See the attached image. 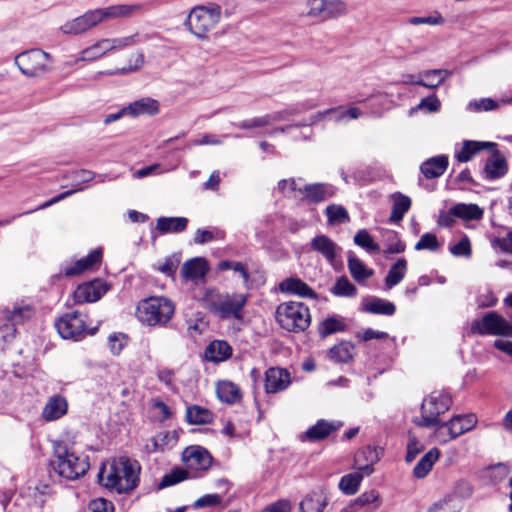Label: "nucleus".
Returning <instances> with one entry per match:
<instances>
[{
	"mask_svg": "<svg viewBox=\"0 0 512 512\" xmlns=\"http://www.w3.org/2000/svg\"><path fill=\"white\" fill-rule=\"evenodd\" d=\"M140 463L122 456L108 461L100 468L98 481L103 487L127 493L134 490L139 484Z\"/></svg>",
	"mask_w": 512,
	"mask_h": 512,
	"instance_id": "1",
	"label": "nucleus"
},
{
	"mask_svg": "<svg viewBox=\"0 0 512 512\" xmlns=\"http://www.w3.org/2000/svg\"><path fill=\"white\" fill-rule=\"evenodd\" d=\"M247 301L246 294L220 293L215 289H207L202 297L203 306L221 319L243 320Z\"/></svg>",
	"mask_w": 512,
	"mask_h": 512,
	"instance_id": "2",
	"label": "nucleus"
},
{
	"mask_svg": "<svg viewBox=\"0 0 512 512\" xmlns=\"http://www.w3.org/2000/svg\"><path fill=\"white\" fill-rule=\"evenodd\" d=\"M52 465L56 472L68 480H76L86 474L89 469L88 457L76 454L66 443L55 442Z\"/></svg>",
	"mask_w": 512,
	"mask_h": 512,
	"instance_id": "3",
	"label": "nucleus"
},
{
	"mask_svg": "<svg viewBox=\"0 0 512 512\" xmlns=\"http://www.w3.org/2000/svg\"><path fill=\"white\" fill-rule=\"evenodd\" d=\"M175 312L174 303L163 296L148 297L136 307V317L147 326H165Z\"/></svg>",
	"mask_w": 512,
	"mask_h": 512,
	"instance_id": "4",
	"label": "nucleus"
},
{
	"mask_svg": "<svg viewBox=\"0 0 512 512\" xmlns=\"http://www.w3.org/2000/svg\"><path fill=\"white\" fill-rule=\"evenodd\" d=\"M111 20H120L117 4L90 9L84 14L65 22L60 29L67 35H79Z\"/></svg>",
	"mask_w": 512,
	"mask_h": 512,
	"instance_id": "5",
	"label": "nucleus"
},
{
	"mask_svg": "<svg viewBox=\"0 0 512 512\" xmlns=\"http://www.w3.org/2000/svg\"><path fill=\"white\" fill-rule=\"evenodd\" d=\"M221 20V8L216 4L209 6H198L191 10L185 25L188 30L198 39H208V34L218 25Z\"/></svg>",
	"mask_w": 512,
	"mask_h": 512,
	"instance_id": "6",
	"label": "nucleus"
},
{
	"mask_svg": "<svg viewBox=\"0 0 512 512\" xmlns=\"http://www.w3.org/2000/svg\"><path fill=\"white\" fill-rule=\"evenodd\" d=\"M276 320L283 329L290 332H300L309 327L311 315L309 308L304 303L289 301L277 307Z\"/></svg>",
	"mask_w": 512,
	"mask_h": 512,
	"instance_id": "7",
	"label": "nucleus"
},
{
	"mask_svg": "<svg viewBox=\"0 0 512 512\" xmlns=\"http://www.w3.org/2000/svg\"><path fill=\"white\" fill-rule=\"evenodd\" d=\"M306 16L320 22L338 19L348 13L344 0H306Z\"/></svg>",
	"mask_w": 512,
	"mask_h": 512,
	"instance_id": "8",
	"label": "nucleus"
},
{
	"mask_svg": "<svg viewBox=\"0 0 512 512\" xmlns=\"http://www.w3.org/2000/svg\"><path fill=\"white\" fill-rule=\"evenodd\" d=\"M448 410L447 397L444 395H431L423 400L421 405V419L415 423L423 427H444L446 422L441 415Z\"/></svg>",
	"mask_w": 512,
	"mask_h": 512,
	"instance_id": "9",
	"label": "nucleus"
},
{
	"mask_svg": "<svg viewBox=\"0 0 512 512\" xmlns=\"http://www.w3.org/2000/svg\"><path fill=\"white\" fill-rule=\"evenodd\" d=\"M471 329L479 335L512 336V327L502 315L495 311L487 312L472 322Z\"/></svg>",
	"mask_w": 512,
	"mask_h": 512,
	"instance_id": "10",
	"label": "nucleus"
},
{
	"mask_svg": "<svg viewBox=\"0 0 512 512\" xmlns=\"http://www.w3.org/2000/svg\"><path fill=\"white\" fill-rule=\"evenodd\" d=\"M55 327L63 339L79 341L88 333L86 315L77 311L66 313L60 317L56 321Z\"/></svg>",
	"mask_w": 512,
	"mask_h": 512,
	"instance_id": "11",
	"label": "nucleus"
},
{
	"mask_svg": "<svg viewBox=\"0 0 512 512\" xmlns=\"http://www.w3.org/2000/svg\"><path fill=\"white\" fill-rule=\"evenodd\" d=\"M31 316L32 310L29 306L3 310L0 313V332L4 340L9 341L14 338L16 326L23 324Z\"/></svg>",
	"mask_w": 512,
	"mask_h": 512,
	"instance_id": "12",
	"label": "nucleus"
},
{
	"mask_svg": "<svg viewBox=\"0 0 512 512\" xmlns=\"http://www.w3.org/2000/svg\"><path fill=\"white\" fill-rule=\"evenodd\" d=\"M291 384L290 372L281 367H270L265 372V392L279 393L286 390Z\"/></svg>",
	"mask_w": 512,
	"mask_h": 512,
	"instance_id": "13",
	"label": "nucleus"
},
{
	"mask_svg": "<svg viewBox=\"0 0 512 512\" xmlns=\"http://www.w3.org/2000/svg\"><path fill=\"white\" fill-rule=\"evenodd\" d=\"M182 459L189 469L206 471L212 464L210 453L203 447L190 446L182 453Z\"/></svg>",
	"mask_w": 512,
	"mask_h": 512,
	"instance_id": "14",
	"label": "nucleus"
},
{
	"mask_svg": "<svg viewBox=\"0 0 512 512\" xmlns=\"http://www.w3.org/2000/svg\"><path fill=\"white\" fill-rule=\"evenodd\" d=\"M489 150L491 154L485 161L483 177L487 180H496L507 173L508 164L505 157L497 150V147Z\"/></svg>",
	"mask_w": 512,
	"mask_h": 512,
	"instance_id": "15",
	"label": "nucleus"
},
{
	"mask_svg": "<svg viewBox=\"0 0 512 512\" xmlns=\"http://www.w3.org/2000/svg\"><path fill=\"white\" fill-rule=\"evenodd\" d=\"M495 147H497V144L493 142L464 140L460 144H455L454 157L459 163H465L470 161L478 152Z\"/></svg>",
	"mask_w": 512,
	"mask_h": 512,
	"instance_id": "16",
	"label": "nucleus"
},
{
	"mask_svg": "<svg viewBox=\"0 0 512 512\" xmlns=\"http://www.w3.org/2000/svg\"><path fill=\"white\" fill-rule=\"evenodd\" d=\"M106 291L105 285L96 280L79 285L73 293V299L77 304L96 302Z\"/></svg>",
	"mask_w": 512,
	"mask_h": 512,
	"instance_id": "17",
	"label": "nucleus"
},
{
	"mask_svg": "<svg viewBox=\"0 0 512 512\" xmlns=\"http://www.w3.org/2000/svg\"><path fill=\"white\" fill-rule=\"evenodd\" d=\"M341 427L340 422L327 421L320 419L306 430V432L300 436L302 441L308 440L310 442H317L326 439L331 433L337 431Z\"/></svg>",
	"mask_w": 512,
	"mask_h": 512,
	"instance_id": "18",
	"label": "nucleus"
},
{
	"mask_svg": "<svg viewBox=\"0 0 512 512\" xmlns=\"http://www.w3.org/2000/svg\"><path fill=\"white\" fill-rule=\"evenodd\" d=\"M310 246L313 251L321 254L332 265L342 251L341 247L326 235L314 237L310 242Z\"/></svg>",
	"mask_w": 512,
	"mask_h": 512,
	"instance_id": "19",
	"label": "nucleus"
},
{
	"mask_svg": "<svg viewBox=\"0 0 512 512\" xmlns=\"http://www.w3.org/2000/svg\"><path fill=\"white\" fill-rule=\"evenodd\" d=\"M67 412V399L60 394H55L48 398L42 409L41 416L45 421L51 422L62 418Z\"/></svg>",
	"mask_w": 512,
	"mask_h": 512,
	"instance_id": "20",
	"label": "nucleus"
},
{
	"mask_svg": "<svg viewBox=\"0 0 512 512\" xmlns=\"http://www.w3.org/2000/svg\"><path fill=\"white\" fill-rule=\"evenodd\" d=\"M362 112L357 107H351L349 109H343L342 107L330 108L321 112H318L311 117V122L316 123L317 121L323 120L327 116L335 122H343L345 120H354L359 118Z\"/></svg>",
	"mask_w": 512,
	"mask_h": 512,
	"instance_id": "21",
	"label": "nucleus"
},
{
	"mask_svg": "<svg viewBox=\"0 0 512 512\" xmlns=\"http://www.w3.org/2000/svg\"><path fill=\"white\" fill-rule=\"evenodd\" d=\"M102 258V249L97 248L86 257L76 260L72 265L63 268L66 276H75L99 264Z\"/></svg>",
	"mask_w": 512,
	"mask_h": 512,
	"instance_id": "22",
	"label": "nucleus"
},
{
	"mask_svg": "<svg viewBox=\"0 0 512 512\" xmlns=\"http://www.w3.org/2000/svg\"><path fill=\"white\" fill-rule=\"evenodd\" d=\"M335 192L336 190L332 185L316 183L303 185L301 195L310 202L319 203L334 196Z\"/></svg>",
	"mask_w": 512,
	"mask_h": 512,
	"instance_id": "23",
	"label": "nucleus"
},
{
	"mask_svg": "<svg viewBox=\"0 0 512 512\" xmlns=\"http://www.w3.org/2000/svg\"><path fill=\"white\" fill-rule=\"evenodd\" d=\"M328 504V496L323 489L311 491L299 504L300 512H322Z\"/></svg>",
	"mask_w": 512,
	"mask_h": 512,
	"instance_id": "24",
	"label": "nucleus"
},
{
	"mask_svg": "<svg viewBox=\"0 0 512 512\" xmlns=\"http://www.w3.org/2000/svg\"><path fill=\"white\" fill-rule=\"evenodd\" d=\"M362 310L371 314L392 316L396 312V306L386 299L370 296L363 299Z\"/></svg>",
	"mask_w": 512,
	"mask_h": 512,
	"instance_id": "25",
	"label": "nucleus"
},
{
	"mask_svg": "<svg viewBox=\"0 0 512 512\" xmlns=\"http://www.w3.org/2000/svg\"><path fill=\"white\" fill-rule=\"evenodd\" d=\"M357 512H375L381 506V497L376 490L363 492L350 502Z\"/></svg>",
	"mask_w": 512,
	"mask_h": 512,
	"instance_id": "26",
	"label": "nucleus"
},
{
	"mask_svg": "<svg viewBox=\"0 0 512 512\" xmlns=\"http://www.w3.org/2000/svg\"><path fill=\"white\" fill-rule=\"evenodd\" d=\"M477 421V417L473 413L452 416L450 418V439L472 430Z\"/></svg>",
	"mask_w": 512,
	"mask_h": 512,
	"instance_id": "27",
	"label": "nucleus"
},
{
	"mask_svg": "<svg viewBox=\"0 0 512 512\" xmlns=\"http://www.w3.org/2000/svg\"><path fill=\"white\" fill-rule=\"evenodd\" d=\"M207 272V262L201 257L186 261L181 268V275L185 280H200L205 277Z\"/></svg>",
	"mask_w": 512,
	"mask_h": 512,
	"instance_id": "28",
	"label": "nucleus"
},
{
	"mask_svg": "<svg viewBox=\"0 0 512 512\" xmlns=\"http://www.w3.org/2000/svg\"><path fill=\"white\" fill-rule=\"evenodd\" d=\"M281 292L295 294L300 297L316 299V292L305 282L298 278H287L279 284Z\"/></svg>",
	"mask_w": 512,
	"mask_h": 512,
	"instance_id": "29",
	"label": "nucleus"
},
{
	"mask_svg": "<svg viewBox=\"0 0 512 512\" xmlns=\"http://www.w3.org/2000/svg\"><path fill=\"white\" fill-rule=\"evenodd\" d=\"M408 271V262L404 257L398 258L394 264H392L387 272L384 279V285L386 290H390L397 286L405 278Z\"/></svg>",
	"mask_w": 512,
	"mask_h": 512,
	"instance_id": "30",
	"label": "nucleus"
},
{
	"mask_svg": "<svg viewBox=\"0 0 512 512\" xmlns=\"http://www.w3.org/2000/svg\"><path fill=\"white\" fill-rule=\"evenodd\" d=\"M232 355L231 346L223 340L212 341L205 350V357L208 361L219 363L229 359Z\"/></svg>",
	"mask_w": 512,
	"mask_h": 512,
	"instance_id": "31",
	"label": "nucleus"
},
{
	"mask_svg": "<svg viewBox=\"0 0 512 512\" xmlns=\"http://www.w3.org/2000/svg\"><path fill=\"white\" fill-rule=\"evenodd\" d=\"M390 198L392 201V210L389 222L396 224L403 219L404 215L410 209L411 199L400 192L393 193Z\"/></svg>",
	"mask_w": 512,
	"mask_h": 512,
	"instance_id": "32",
	"label": "nucleus"
},
{
	"mask_svg": "<svg viewBox=\"0 0 512 512\" xmlns=\"http://www.w3.org/2000/svg\"><path fill=\"white\" fill-rule=\"evenodd\" d=\"M127 114L137 117L140 115H156L159 112V105L155 99L141 98L126 106Z\"/></svg>",
	"mask_w": 512,
	"mask_h": 512,
	"instance_id": "33",
	"label": "nucleus"
},
{
	"mask_svg": "<svg viewBox=\"0 0 512 512\" xmlns=\"http://www.w3.org/2000/svg\"><path fill=\"white\" fill-rule=\"evenodd\" d=\"M484 210L477 204L458 203L450 208V216L461 218L465 221L480 220L483 218Z\"/></svg>",
	"mask_w": 512,
	"mask_h": 512,
	"instance_id": "34",
	"label": "nucleus"
},
{
	"mask_svg": "<svg viewBox=\"0 0 512 512\" xmlns=\"http://www.w3.org/2000/svg\"><path fill=\"white\" fill-rule=\"evenodd\" d=\"M347 266L351 276L358 283H363L374 275V271L367 268L351 251L348 252Z\"/></svg>",
	"mask_w": 512,
	"mask_h": 512,
	"instance_id": "35",
	"label": "nucleus"
},
{
	"mask_svg": "<svg viewBox=\"0 0 512 512\" xmlns=\"http://www.w3.org/2000/svg\"><path fill=\"white\" fill-rule=\"evenodd\" d=\"M378 461V455L375 448L370 446L360 450L355 456V465L358 470L366 475H370L374 469L373 465Z\"/></svg>",
	"mask_w": 512,
	"mask_h": 512,
	"instance_id": "36",
	"label": "nucleus"
},
{
	"mask_svg": "<svg viewBox=\"0 0 512 512\" xmlns=\"http://www.w3.org/2000/svg\"><path fill=\"white\" fill-rule=\"evenodd\" d=\"M448 165L447 156H438L426 160L420 167L421 173L427 178H437L441 176Z\"/></svg>",
	"mask_w": 512,
	"mask_h": 512,
	"instance_id": "37",
	"label": "nucleus"
},
{
	"mask_svg": "<svg viewBox=\"0 0 512 512\" xmlns=\"http://www.w3.org/2000/svg\"><path fill=\"white\" fill-rule=\"evenodd\" d=\"M188 225L186 217H159L156 222V229L161 234L183 232Z\"/></svg>",
	"mask_w": 512,
	"mask_h": 512,
	"instance_id": "38",
	"label": "nucleus"
},
{
	"mask_svg": "<svg viewBox=\"0 0 512 512\" xmlns=\"http://www.w3.org/2000/svg\"><path fill=\"white\" fill-rule=\"evenodd\" d=\"M438 458L439 450L437 448L430 449L415 465L413 469L414 477L417 479L425 478Z\"/></svg>",
	"mask_w": 512,
	"mask_h": 512,
	"instance_id": "39",
	"label": "nucleus"
},
{
	"mask_svg": "<svg viewBox=\"0 0 512 512\" xmlns=\"http://www.w3.org/2000/svg\"><path fill=\"white\" fill-rule=\"evenodd\" d=\"M217 396L225 403L234 404L241 399V391L239 387L231 381H222L217 385Z\"/></svg>",
	"mask_w": 512,
	"mask_h": 512,
	"instance_id": "40",
	"label": "nucleus"
},
{
	"mask_svg": "<svg viewBox=\"0 0 512 512\" xmlns=\"http://www.w3.org/2000/svg\"><path fill=\"white\" fill-rule=\"evenodd\" d=\"M50 61H52L51 55L42 51L41 49L27 50L15 56V64H44Z\"/></svg>",
	"mask_w": 512,
	"mask_h": 512,
	"instance_id": "41",
	"label": "nucleus"
},
{
	"mask_svg": "<svg viewBox=\"0 0 512 512\" xmlns=\"http://www.w3.org/2000/svg\"><path fill=\"white\" fill-rule=\"evenodd\" d=\"M347 325L342 317L330 316L324 319L318 326V332L321 337L325 338L337 332H343Z\"/></svg>",
	"mask_w": 512,
	"mask_h": 512,
	"instance_id": "42",
	"label": "nucleus"
},
{
	"mask_svg": "<svg viewBox=\"0 0 512 512\" xmlns=\"http://www.w3.org/2000/svg\"><path fill=\"white\" fill-rule=\"evenodd\" d=\"M109 51H111V49L108 39H101L92 46L84 49L78 60L83 62L95 61Z\"/></svg>",
	"mask_w": 512,
	"mask_h": 512,
	"instance_id": "43",
	"label": "nucleus"
},
{
	"mask_svg": "<svg viewBox=\"0 0 512 512\" xmlns=\"http://www.w3.org/2000/svg\"><path fill=\"white\" fill-rule=\"evenodd\" d=\"M186 420L190 424H208L213 420V414L206 408L198 405L187 407Z\"/></svg>",
	"mask_w": 512,
	"mask_h": 512,
	"instance_id": "44",
	"label": "nucleus"
},
{
	"mask_svg": "<svg viewBox=\"0 0 512 512\" xmlns=\"http://www.w3.org/2000/svg\"><path fill=\"white\" fill-rule=\"evenodd\" d=\"M363 480V475L360 472L346 474L341 477L338 487L346 495H354Z\"/></svg>",
	"mask_w": 512,
	"mask_h": 512,
	"instance_id": "45",
	"label": "nucleus"
},
{
	"mask_svg": "<svg viewBox=\"0 0 512 512\" xmlns=\"http://www.w3.org/2000/svg\"><path fill=\"white\" fill-rule=\"evenodd\" d=\"M330 291L338 297H355L358 293L356 286L346 276L339 277Z\"/></svg>",
	"mask_w": 512,
	"mask_h": 512,
	"instance_id": "46",
	"label": "nucleus"
},
{
	"mask_svg": "<svg viewBox=\"0 0 512 512\" xmlns=\"http://www.w3.org/2000/svg\"><path fill=\"white\" fill-rule=\"evenodd\" d=\"M354 346L350 342H341L333 346L329 356L336 362H347L352 359Z\"/></svg>",
	"mask_w": 512,
	"mask_h": 512,
	"instance_id": "47",
	"label": "nucleus"
},
{
	"mask_svg": "<svg viewBox=\"0 0 512 512\" xmlns=\"http://www.w3.org/2000/svg\"><path fill=\"white\" fill-rule=\"evenodd\" d=\"M328 222L331 224L346 223L350 220L348 211L342 205L331 204L325 209Z\"/></svg>",
	"mask_w": 512,
	"mask_h": 512,
	"instance_id": "48",
	"label": "nucleus"
},
{
	"mask_svg": "<svg viewBox=\"0 0 512 512\" xmlns=\"http://www.w3.org/2000/svg\"><path fill=\"white\" fill-rule=\"evenodd\" d=\"M353 241L355 245L363 248L369 253L378 252L380 250L379 245L373 240L366 229L358 230L353 238Z\"/></svg>",
	"mask_w": 512,
	"mask_h": 512,
	"instance_id": "49",
	"label": "nucleus"
},
{
	"mask_svg": "<svg viewBox=\"0 0 512 512\" xmlns=\"http://www.w3.org/2000/svg\"><path fill=\"white\" fill-rule=\"evenodd\" d=\"M189 477V473L182 468H175L170 473L165 474L160 483L159 488L163 489L175 485Z\"/></svg>",
	"mask_w": 512,
	"mask_h": 512,
	"instance_id": "50",
	"label": "nucleus"
},
{
	"mask_svg": "<svg viewBox=\"0 0 512 512\" xmlns=\"http://www.w3.org/2000/svg\"><path fill=\"white\" fill-rule=\"evenodd\" d=\"M499 103L492 98H481L470 101L467 104V109L471 112H487L496 110Z\"/></svg>",
	"mask_w": 512,
	"mask_h": 512,
	"instance_id": "51",
	"label": "nucleus"
},
{
	"mask_svg": "<svg viewBox=\"0 0 512 512\" xmlns=\"http://www.w3.org/2000/svg\"><path fill=\"white\" fill-rule=\"evenodd\" d=\"M442 246L433 233H425L421 236L419 241L415 244L414 249L416 251L428 250L431 252L437 251Z\"/></svg>",
	"mask_w": 512,
	"mask_h": 512,
	"instance_id": "52",
	"label": "nucleus"
},
{
	"mask_svg": "<svg viewBox=\"0 0 512 512\" xmlns=\"http://www.w3.org/2000/svg\"><path fill=\"white\" fill-rule=\"evenodd\" d=\"M218 269L221 271L231 269V271L238 272L241 275L245 286H248L249 281H250V276H249L246 266L244 264H242L241 262H233V261H227V260L221 261L218 264Z\"/></svg>",
	"mask_w": 512,
	"mask_h": 512,
	"instance_id": "53",
	"label": "nucleus"
},
{
	"mask_svg": "<svg viewBox=\"0 0 512 512\" xmlns=\"http://www.w3.org/2000/svg\"><path fill=\"white\" fill-rule=\"evenodd\" d=\"M424 450V445L413 434H409L405 461L411 463Z\"/></svg>",
	"mask_w": 512,
	"mask_h": 512,
	"instance_id": "54",
	"label": "nucleus"
},
{
	"mask_svg": "<svg viewBox=\"0 0 512 512\" xmlns=\"http://www.w3.org/2000/svg\"><path fill=\"white\" fill-rule=\"evenodd\" d=\"M406 22H407V24L412 25V26L423 25V24L443 25L445 23V18L438 12H434L433 14H431L429 16H425V17H416V16L409 17Z\"/></svg>",
	"mask_w": 512,
	"mask_h": 512,
	"instance_id": "55",
	"label": "nucleus"
},
{
	"mask_svg": "<svg viewBox=\"0 0 512 512\" xmlns=\"http://www.w3.org/2000/svg\"><path fill=\"white\" fill-rule=\"evenodd\" d=\"M509 474V467L504 463H498L487 469V476L491 484L496 485L503 481Z\"/></svg>",
	"mask_w": 512,
	"mask_h": 512,
	"instance_id": "56",
	"label": "nucleus"
},
{
	"mask_svg": "<svg viewBox=\"0 0 512 512\" xmlns=\"http://www.w3.org/2000/svg\"><path fill=\"white\" fill-rule=\"evenodd\" d=\"M127 342L128 338L123 333L114 332L110 334L108 337V346L110 352L113 355L118 356L122 352L124 347L127 345Z\"/></svg>",
	"mask_w": 512,
	"mask_h": 512,
	"instance_id": "57",
	"label": "nucleus"
},
{
	"mask_svg": "<svg viewBox=\"0 0 512 512\" xmlns=\"http://www.w3.org/2000/svg\"><path fill=\"white\" fill-rule=\"evenodd\" d=\"M450 253L456 257L470 258L472 249L469 238L463 235L458 243L450 247Z\"/></svg>",
	"mask_w": 512,
	"mask_h": 512,
	"instance_id": "58",
	"label": "nucleus"
},
{
	"mask_svg": "<svg viewBox=\"0 0 512 512\" xmlns=\"http://www.w3.org/2000/svg\"><path fill=\"white\" fill-rule=\"evenodd\" d=\"M406 249L405 244L400 240L398 234L395 231H390L387 239L385 253L388 254H399L403 253Z\"/></svg>",
	"mask_w": 512,
	"mask_h": 512,
	"instance_id": "59",
	"label": "nucleus"
},
{
	"mask_svg": "<svg viewBox=\"0 0 512 512\" xmlns=\"http://www.w3.org/2000/svg\"><path fill=\"white\" fill-rule=\"evenodd\" d=\"M118 8V15L120 20L121 19H130L140 12L143 11L144 5L141 3H134V4H117Z\"/></svg>",
	"mask_w": 512,
	"mask_h": 512,
	"instance_id": "60",
	"label": "nucleus"
},
{
	"mask_svg": "<svg viewBox=\"0 0 512 512\" xmlns=\"http://www.w3.org/2000/svg\"><path fill=\"white\" fill-rule=\"evenodd\" d=\"M271 121L269 115H264L261 117H255L247 120L240 121L237 124H234L236 127L240 129H254L259 127H264L268 125Z\"/></svg>",
	"mask_w": 512,
	"mask_h": 512,
	"instance_id": "61",
	"label": "nucleus"
},
{
	"mask_svg": "<svg viewBox=\"0 0 512 512\" xmlns=\"http://www.w3.org/2000/svg\"><path fill=\"white\" fill-rule=\"evenodd\" d=\"M217 237L222 239L224 237V233L220 231H216V233H214L211 230L198 229L194 235V242L196 244H205Z\"/></svg>",
	"mask_w": 512,
	"mask_h": 512,
	"instance_id": "62",
	"label": "nucleus"
},
{
	"mask_svg": "<svg viewBox=\"0 0 512 512\" xmlns=\"http://www.w3.org/2000/svg\"><path fill=\"white\" fill-rule=\"evenodd\" d=\"M278 189L285 195H290L294 192L302 193L303 186L298 184L295 179H283L278 182Z\"/></svg>",
	"mask_w": 512,
	"mask_h": 512,
	"instance_id": "63",
	"label": "nucleus"
},
{
	"mask_svg": "<svg viewBox=\"0 0 512 512\" xmlns=\"http://www.w3.org/2000/svg\"><path fill=\"white\" fill-rule=\"evenodd\" d=\"M292 511V503L288 499H280L277 500L266 507H264L260 512H291Z\"/></svg>",
	"mask_w": 512,
	"mask_h": 512,
	"instance_id": "64",
	"label": "nucleus"
}]
</instances>
